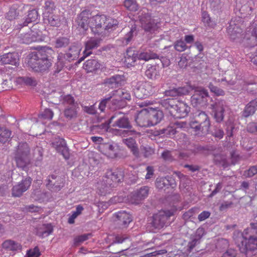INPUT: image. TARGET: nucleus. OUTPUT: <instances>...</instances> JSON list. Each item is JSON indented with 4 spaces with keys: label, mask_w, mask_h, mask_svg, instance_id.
I'll list each match as a JSON object with an SVG mask.
<instances>
[{
    "label": "nucleus",
    "mask_w": 257,
    "mask_h": 257,
    "mask_svg": "<svg viewBox=\"0 0 257 257\" xmlns=\"http://www.w3.org/2000/svg\"><path fill=\"white\" fill-rule=\"evenodd\" d=\"M189 125L196 134H199L200 132L205 133L208 132L210 122L207 114L204 111H201L196 116L194 120L190 122Z\"/></svg>",
    "instance_id": "nucleus-9"
},
{
    "label": "nucleus",
    "mask_w": 257,
    "mask_h": 257,
    "mask_svg": "<svg viewBox=\"0 0 257 257\" xmlns=\"http://www.w3.org/2000/svg\"><path fill=\"white\" fill-rule=\"evenodd\" d=\"M11 132L4 127L0 126V142L5 143L11 137Z\"/></svg>",
    "instance_id": "nucleus-54"
},
{
    "label": "nucleus",
    "mask_w": 257,
    "mask_h": 257,
    "mask_svg": "<svg viewBox=\"0 0 257 257\" xmlns=\"http://www.w3.org/2000/svg\"><path fill=\"white\" fill-rule=\"evenodd\" d=\"M109 122L113 123L112 126L118 128H111L109 132L113 135L125 137L140 134L134 128L127 116L120 112L114 113L109 118Z\"/></svg>",
    "instance_id": "nucleus-3"
},
{
    "label": "nucleus",
    "mask_w": 257,
    "mask_h": 257,
    "mask_svg": "<svg viewBox=\"0 0 257 257\" xmlns=\"http://www.w3.org/2000/svg\"><path fill=\"white\" fill-rule=\"evenodd\" d=\"M124 80L125 77L123 75L116 74L105 79L104 83L112 88H115L120 86Z\"/></svg>",
    "instance_id": "nucleus-29"
},
{
    "label": "nucleus",
    "mask_w": 257,
    "mask_h": 257,
    "mask_svg": "<svg viewBox=\"0 0 257 257\" xmlns=\"http://www.w3.org/2000/svg\"><path fill=\"white\" fill-rule=\"evenodd\" d=\"M43 21L45 24L52 27H58L61 25V20L58 15L54 13L43 16Z\"/></svg>",
    "instance_id": "nucleus-34"
},
{
    "label": "nucleus",
    "mask_w": 257,
    "mask_h": 257,
    "mask_svg": "<svg viewBox=\"0 0 257 257\" xmlns=\"http://www.w3.org/2000/svg\"><path fill=\"white\" fill-rule=\"evenodd\" d=\"M45 183L48 190L57 192L64 186L65 179L61 176L52 174L47 177Z\"/></svg>",
    "instance_id": "nucleus-13"
},
{
    "label": "nucleus",
    "mask_w": 257,
    "mask_h": 257,
    "mask_svg": "<svg viewBox=\"0 0 257 257\" xmlns=\"http://www.w3.org/2000/svg\"><path fill=\"white\" fill-rule=\"evenodd\" d=\"M210 8L214 13H219L223 6L221 0H209Z\"/></svg>",
    "instance_id": "nucleus-51"
},
{
    "label": "nucleus",
    "mask_w": 257,
    "mask_h": 257,
    "mask_svg": "<svg viewBox=\"0 0 257 257\" xmlns=\"http://www.w3.org/2000/svg\"><path fill=\"white\" fill-rule=\"evenodd\" d=\"M81 50L80 46L78 44L71 46L68 52L66 53H60L59 57L64 59L66 62H70L78 58Z\"/></svg>",
    "instance_id": "nucleus-19"
},
{
    "label": "nucleus",
    "mask_w": 257,
    "mask_h": 257,
    "mask_svg": "<svg viewBox=\"0 0 257 257\" xmlns=\"http://www.w3.org/2000/svg\"><path fill=\"white\" fill-rule=\"evenodd\" d=\"M2 245L3 248L11 251L20 250L22 248L20 243L11 239L5 240Z\"/></svg>",
    "instance_id": "nucleus-42"
},
{
    "label": "nucleus",
    "mask_w": 257,
    "mask_h": 257,
    "mask_svg": "<svg viewBox=\"0 0 257 257\" xmlns=\"http://www.w3.org/2000/svg\"><path fill=\"white\" fill-rule=\"evenodd\" d=\"M15 160L17 166L23 170L28 169V166L30 163V156H24L15 154Z\"/></svg>",
    "instance_id": "nucleus-37"
},
{
    "label": "nucleus",
    "mask_w": 257,
    "mask_h": 257,
    "mask_svg": "<svg viewBox=\"0 0 257 257\" xmlns=\"http://www.w3.org/2000/svg\"><path fill=\"white\" fill-rule=\"evenodd\" d=\"M17 82L27 86H36L37 85L36 79L30 76H20L17 78Z\"/></svg>",
    "instance_id": "nucleus-41"
},
{
    "label": "nucleus",
    "mask_w": 257,
    "mask_h": 257,
    "mask_svg": "<svg viewBox=\"0 0 257 257\" xmlns=\"http://www.w3.org/2000/svg\"><path fill=\"white\" fill-rule=\"evenodd\" d=\"M175 173L180 179V186L188 190L189 186L191 185V180L188 176L183 175L180 172H176Z\"/></svg>",
    "instance_id": "nucleus-46"
},
{
    "label": "nucleus",
    "mask_w": 257,
    "mask_h": 257,
    "mask_svg": "<svg viewBox=\"0 0 257 257\" xmlns=\"http://www.w3.org/2000/svg\"><path fill=\"white\" fill-rule=\"evenodd\" d=\"M15 154L24 156H30V148L28 144L27 143H20Z\"/></svg>",
    "instance_id": "nucleus-45"
},
{
    "label": "nucleus",
    "mask_w": 257,
    "mask_h": 257,
    "mask_svg": "<svg viewBox=\"0 0 257 257\" xmlns=\"http://www.w3.org/2000/svg\"><path fill=\"white\" fill-rule=\"evenodd\" d=\"M124 178V173L121 169H117L112 171H107L103 179V181L106 186L109 187H114L117 183L121 182Z\"/></svg>",
    "instance_id": "nucleus-11"
},
{
    "label": "nucleus",
    "mask_w": 257,
    "mask_h": 257,
    "mask_svg": "<svg viewBox=\"0 0 257 257\" xmlns=\"http://www.w3.org/2000/svg\"><path fill=\"white\" fill-rule=\"evenodd\" d=\"M257 174V165L251 166L244 173L246 177L250 178Z\"/></svg>",
    "instance_id": "nucleus-64"
},
{
    "label": "nucleus",
    "mask_w": 257,
    "mask_h": 257,
    "mask_svg": "<svg viewBox=\"0 0 257 257\" xmlns=\"http://www.w3.org/2000/svg\"><path fill=\"white\" fill-rule=\"evenodd\" d=\"M39 17L38 12L36 9H33L28 12V14L23 23V26H28L29 23L36 22Z\"/></svg>",
    "instance_id": "nucleus-44"
},
{
    "label": "nucleus",
    "mask_w": 257,
    "mask_h": 257,
    "mask_svg": "<svg viewBox=\"0 0 257 257\" xmlns=\"http://www.w3.org/2000/svg\"><path fill=\"white\" fill-rule=\"evenodd\" d=\"M213 162L214 164L218 167L226 168L230 165V163L224 155L221 154H213Z\"/></svg>",
    "instance_id": "nucleus-39"
},
{
    "label": "nucleus",
    "mask_w": 257,
    "mask_h": 257,
    "mask_svg": "<svg viewBox=\"0 0 257 257\" xmlns=\"http://www.w3.org/2000/svg\"><path fill=\"white\" fill-rule=\"evenodd\" d=\"M36 25L33 26L30 33H24L21 30L18 34L19 41L21 43L29 44L33 42L40 41L42 40V32L38 31L34 32L36 29Z\"/></svg>",
    "instance_id": "nucleus-14"
},
{
    "label": "nucleus",
    "mask_w": 257,
    "mask_h": 257,
    "mask_svg": "<svg viewBox=\"0 0 257 257\" xmlns=\"http://www.w3.org/2000/svg\"><path fill=\"white\" fill-rule=\"evenodd\" d=\"M227 33L232 41L237 43L241 42V38L243 35L242 29L234 21H231L227 27Z\"/></svg>",
    "instance_id": "nucleus-16"
},
{
    "label": "nucleus",
    "mask_w": 257,
    "mask_h": 257,
    "mask_svg": "<svg viewBox=\"0 0 257 257\" xmlns=\"http://www.w3.org/2000/svg\"><path fill=\"white\" fill-rule=\"evenodd\" d=\"M177 133L176 128L169 126L166 128L161 129L159 131V135H162L167 137H172Z\"/></svg>",
    "instance_id": "nucleus-49"
},
{
    "label": "nucleus",
    "mask_w": 257,
    "mask_h": 257,
    "mask_svg": "<svg viewBox=\"0 0 257 257\" xmlns=\"http://www.w3.org/2000/svg\"><path fill=\"white\" fill-rule=\"evenodd\" d=\"M157 74L156 66L150 65L145 72L146 76L149 79H153Z\"/></svg>",
    "instance_id": "nucleus-61"
},
{
    "label": "nucleus",
    "mask_w": 257,
    "mask_h": 257,
    "mask_svg": "<svg viewBox=\"0 0 257 257\" xmlns=\"http://www.w3.org/2000/svg\"><path fill=\"white\" fill-rule=\"evenodd\" d=\"M190 110V107L186 103L179 101L173 117L179 118L185 117L187 116Z\"/></svg>",
    "instance_id": "nucleus-33"
},
{
    "label": "nucleus",
    "mask_w": 257,
    "mask_h": 257,
    "mask_svg": "<svg viewBox=\"0 0 257 257\" xmlns=\"http://www.w3.org/2000/svg\"><path fill=\"white\" fill-rule=\"evenodd\" d=\"M53 51L49 47H44L29 55L28 64L35 71L42 72L47 70L51 66L50 58Z\"/></svg>",
    "instance_id": "nucleus-2"
},
{
    "label": "nucleus",
    "mask_w": 257,
    "mask_h": 257,
    "mask_svg": "<svg viewBox=\"0 0 257 257\" xmlns=\"http://www.w3.org/2000/svg\"><path fill=\"white\" fill-rule=\"evenodd\" d=\"M61 102L65 107L69 106H73L74 105H79L78 102L75 100L74 97L70 94H67L63 95Z\"/></svg>",
    "instance_id": "nucleus-47"
},
{
    "label": "nucleus",
    "mask_w": 257,
    "mask_h": 257,
    "mask_svg": "<svg viewBox=\"0 0 257 257\" xmlns=\"http://www.w3.org/2000/svg\"><path fill=\"white\" fill-rule=\"evenodd\" d=\"M179 101L174 98H166L161 99L159 103L163 107L166 113L173 116Z\"/></svg>",
    "instance_id": "nucleus-20"
},
{
    "label": "nucleus",
    "mask_w": 257,
    "mask_h": 257,
    "mask_svg": "<svg viewBox=\"0 0 257 257\" xmlns=\"http://www.w3.org/2000/svg\"><path fill=\"white\" fill-rule=\"evenodd\" d=\"M40 254L39 248L36 246L33 249H30L27 251L26 257H39Z\"/></svg>",
    "instance_id": "nucleus-63"
},
{
    "label": "nucleus",
    "mask_w": 257,
    "mask_h": 257,
    "mask_svg": "<svg viewBox=\"0 0 257 257\" xmlns=\"http://www.w3.org/2000/svg\"><path fill=\"white\" fill-rule=\"evenodd\" d=\"M216 149V147L212 145H207L202 146L199 144H194L193 148L191 150L192 153L194 154H202L204 155H208Z\"/></svg>",
    "instance_id": "nucleus-30"
},
{
    "label": "nucleus",
    "mask_w": 257,
    "mask_h": 257,
    "mask_svg": "<svg viewBox=\"0 0 257 257\" xmlns=\"http://www.w3.org/2000/svg\"><path fill=\"white\" fill-rule=\"evenodd\" d=\"M138 125L141 127L151 126L148 107L140 110L135 118Z\"/></svg>",
    "instance_id": "nucleus-23"
},
{
    "label": "nucleus",
    "mask_w": 257,
    "mask_h": 257,
    "mask_svg": "<svg viewBox=\"0 0 257 257\" xmlns=\"http://www.w3.org/2000/svg\"><path fill=\"white\" fill-rule=\"evenodd\" d=\"M211 107L215 121L218 123L222 122L225 112L228 109L226 101L223 99H217L213 104H211Z\"/></svg>",
    "instance_id": "nucleus-12"
},
{
    "label": "nucleus",
    "mask_w": 257,
    "mask_h": 257,
    "mask_svg": "<svg viewBox=\"0 0 257 257\" xmlns=\"http://www.w3.org/2000/svg\"><path fill=\"white\" fill-rule=\"evenodd\" d=\"M124 6L130 11H137L138 9V5L135 0H125Z\"/></svg>",
    "instance_id": "nucleus-57"
},
{
    "label": "nucleus",
    "mask_w": 257,
    "mask_h": 257,
    "mask_svg": "<svg viewBox=\"0 0 257 257\" xmlns=\"http://www.w3.org/2000/svg\"><path fill=\"white\" fill-rule=\"evenodd\" d=\"M172 215L173 213L170 211H160L150 218L147 227L151 231H154L155 229H161L169 224L170 218Z\"/></svg>",
    "instance_id": "nucleus-8"
},
{
    "label": "nucleus",
    "mask_w": 257,
    "mask_h": 257,
    "mask_svg": "<svg viewBox=\"0 0 257 257\" xmlns=\"http://www.w3.org/2000/svg\"><path fill=\"white\" fill-rule=\"evenodd\" d=\"M52 145L56 151L60 153L63 157L67 160L69 158L70 153L69 149L66 146L65 141L60 138H56L54 141L52 143Z\"/></svg>",
    "instance_id": "nucleus-17"
},
{
    "label": "nucleus",
    "mask_w": 257,
    "mask_h": 257,
    "mask_svg": "<svg viewBox=\"0 0 257 257\" xmlns=\"http://www.w3.org/2000/svg\"><path fill=\"white\" fill-rule=\"evenodd\" d=\"M205 234V231L203 227H199L194 234L190 236V241L188 243V249L191 251L195 246L200 244L203 236Z\"/></svg>",
    "instance_id": "nucleus-25"
},
{
    "label": "nucleus",
    "mask_w": 257,
    "mask_h": 257,
    "mask_svg": "<svg viewBox=\"0 0 257 257\" xmlns=\"http://www.w3.org/2000/svg\"><path fill=\"white\" fill-rule=\"evenodd\" d=\"M70 43L69 39L66 37H59L55 42V46L57 48H64Z\"/></svg>",
    "instance_id": "nucleus-55"
},
{
    "label": "nucleus",
    "mask_w": 257,
    "mask_h": 257,
    "mask_svg": "<svg viewBox=\"0 0 257 257\" xmlns=\"http://www.w3.org/2000/svg\"><path fill=\"white\" fill-rule=\"evenodd\" d=\"M133 92L137 98H145L155 92V86L150 82L138 83L133 88Z\"/></svg>",
    "instance_id": "nucleus-10"
},
{
    "label": "nucleus",
    "mask_w": 257,
    "mask_h": 257,
    "mask_svg": "<svg viewBox=\"0 0 257 257\" xmlns=\"http://www.w3.org/2000/svg\"><path fill=\"white\" fill-rule=\"evenodd\" d=\"M54 115L53 111L50 108H46L39 115V117L43 119H51Z\"/></svg>",
    "instance_id": "nucleus-60"
},
{
    "label": "nucleus",
    "mask_w": 257,
    "mask_h": 257,
    "mask_svg": "<svg viewBox=\"0 0 257 257\" xmlns=\"http://www.w3.org/2000/svg\"><path fill=\"white\" fill-rule=\"evenodd\" d=\"M174 48L176 51L181 52L186 50L188 47L184 41L180 39L174 42Z\"/></svg>",
    "instance_id": "nucleus-58"
},
{
    "label": "nucleus",
    "mask_w": 257,
    "mask_h": 257,
    "mask_svg": "<svg viewBox=\"0 0 257 257\" xmlns=\"http://www.w3.org/2000/svg\"><path fill=\"white\" fill-rule=\"evenodd\" d=\"M83 210V207L81 205H78L76 207L75 211L73 212L72 214L69 217L68 219V223L72 224L74 222V219L81 214L82 211Z\"/></svg>",
    "instance_id": "nucleus-59"
},
{
    "label": "nucleus",
    "mask_w": 257,
    "mask_h": 257,
    "mask_svg": "<svg viewBox=\"0 0 257 257\" xmlns=\"http://www.w3.org/2000/svg\"><path fill=\"white\" fill-rule=\"evenodd\" d=\"M107 17L104 15L92 16V12L88 9L82 11L76 19L77 29L83 35H85L88 28L94 35L104 36L106 35Z\"/></svg>",
    "instance_id": "nucleus-1"
},
{
    "label": "nucleus",
    "mask_w": 257,
    "mask_h": 257,
    "mask_svg": "<svg viewBox=\"0 0 257 257\" xmlns=\"http://www.w3.org/2000/svg\"><path fill=\"white\" fill-rule=\"evenodd\" d=\"M101 40L99 38L91 37L86 41L85 43V50L83 51L84 56L79 59L78 62L80 63L84 60L85 57L88 56L91 54V50L99 46Z\"/></svg>",
    "instance_id": "nucleus-21"
},
{
    "label": "nucleus",
    "mask_w": 257,
    "mask_h": 257,
    "mask_svg": "<svg viewBox=\"0 0 257 257\" xmlns=\"http://www.w3.org/2000/svg\"><path fill=\"white\" fill-rule=\"evenodd\" d=\"M115 224L120 228H126L132 221L131 215L126 212L119 211L115 214Z\"/></svg>",
    "instance_id": "nucleus-18"
},
{
    "label": "nucleus",
    "mask_w": 257,
    "mask_h": 257,
    "mask_svg": "<svg viewBox=\"0 0 257 257\" xmlns=\"http://www.w3.org/2000/svg\"><path fill=\"white\" fill-rule=\"evenodd\" d=\"M32 179L28 177L23 179L21 183L14 186L12 189V195L15 197H20L23 193L27 190L32 183Z\"/></svg>",
    "instance_id": "nucleus-22"
},
{
    "label": "nucleus",
    "mask_w": 257,
    "mask_h": 257,
    "mask_svg": "<svg viewBox=\"0 0 257 257\" xmlns=\"http://www.w3.org/2000/svg\"><path fill=\"white\" fill-rule=\"evenodd\" d=\"M239 236L235 239L240 251L246 255L257 257V231L255 234H250L247 241L243 234H238Z\"/></svg>",
    "instance_id": "nucleus-4"
},
{
    "label": "nucleus",
    "mask_w": 257,
    "mask_h": 257,
    "mask_svg": "<svg viewBox=\"0 0 257 257\" xmlns=\"http://www.w3.org/2000/svg\"><path fill=\"white\" fill-rule=\"evenodd\" d=\"M125 58V61L127 65L132 66L136 65L137 60L147 61L150 59H159L163 62V59H164L163 56H160L150 50L145 52L136 51L133 48H130L127 50Z\"/></svg>",
    "instance_id": "nucleus-5"
},
{
    "label": "nucleus",
    "mask_w": 257,
    "mask_h": 257,
    "mask_svg": "<svg viewBox=\"0 0 257 257\" xmlns=\"http://www.w3.org/2000/svg\"><path fill=\"white\" fill-rule=\"evenodd\" d=\"M0 62L3 64H10L18 67L19 65V56L18 53L13 52L0 56Z\"/></svg>",
    "instance_id": "nucleus-26"
},
{
    "label": "nucleus",
    "mask_w": 257,
    "mask_h": 257,
    "mask_svg": "<svg viewBox=\"0 0 257 257\" xmlns=\"http://www.w3.org/2000/svg\"><path fill=\"white\" fill-rule=\"evenodd\" d=\"M189 89L190 87H188V85L177 88L169 87L168 89L164 91V94L166 96L173 97L182 96L188 94Z\"/></svg>",
    "instance_id": "nucleus-24"
},
{
    "label": "nucleus",
    "mask_w": 257,
    "mask_h": 257,
    "mask_svg": "<svg viewBox=\"0 0 257 257\" xmlns=\"http://www.w3.org/2000/svg\"><path fill=\"white\" fill-rule=\"evenodd\" d=\"M117 24L118 22L117 20L107 18V22L105 24V26L106 27V34H107V32L109 31L110 30L115 29Z\"/></svg>",
    "instance_id": "nucleus-62"
},
{
    "label": "nucleus",
    "mask_w": 257,
    "mask_h": 257,
    "mask_svg": "<svg viewBox=\"0 0 257 257\" xmlns=\"http://www.w3.org/2000/svg\"><path fill=\"white\" fill-rule=\"evenodd\" d=\"M142 29L149 39H151L158 31L159 26L158 22L152 18L150 14L142 12L139 16Z\"/></svg>",
    "instance_id": "nucleus-7"
},
{
    "label": "nucleus",
    "mask_w": 257,
    "mask_h": 257,
    "mask_svg": "<svg viewBox=\"0 0 257 257\" xmlns=\"http://www.w3.org/2000/svg\"><path fill=\"white\" fill-rule=\"evenodd\" d=\"M63 95L61 92L53 91L49 94L48 99L53 104H59L61 102Z\"/></svg>",
    "instance_id": "nucleus-48"
},
{
    "label": "nucleus",
    "mask_w": 257,
    "mask_h": 257,
    "mask_svg": "<svg viewBox=\"0 0 257 257\" xmlns=\"http://www.w3.org/2000/svg\"><path fill=\"white\" fill-rule=\"evenodd\" d=\"M53 231V226L51 223L39 225L36 228V234L41 237L49 236Z\"/></svg>",
    "instance_id": "nucleus-32"
},
{
    "label": "nucleus",
    "mask_w": 257,
    "mask_h": 257,
    "mask_svg": "<svg viewBox=\"0 0 257 257\" xmlns=\"http://www.w3.org/2000/svg\"><path fill=\"white\" fill-rule=\"evenodd\" d=\"M44 8L45 11L43 13V16L54 13V11H55L56 6L53 1L47 0L45 3Z\"/></svg>",
    "instance_id": "nucleus-52"
},
{
    "label": "nucleus",
    "mask_w": 257,
    "mask_h": 257,
    "mask_svg": "<svg viewBox=\"0 0 257 257\" xmlns=\"http://www.w3.org/2000/svg\"><path fill=\"white\" fill-rule=\"evenodd\" d=\"M122 142L131 150V151L135 157L137 158L139 157V150L138 148L136 141L134 139L131 137L124 139L122 140Z\"/></svg>",
    "instance_id": "nucleus-38"
},
{
    "label": "nucleus",
    "mask_w": 257,
    "mask_h": 257,
    "mask_svg": "<svg viewBox=\"0 0 257 257\" xmlns=\"http://www.w3.org/2000/svg\"><path fill=\"white\" fill-rule=\"evenodd\" d=\"M117 90H114L110 93H114L111 97L109 104V109L112 110H115L118 109H121L124 107L127 103L126 101L120 99V97L117 94Z\"/></svg>",
    "instance_id": "nucleus-27"
},
{
    "label": "nucleus",
    "mask_w": 257,
    "mask_h": 257,
    "mask_svg": "<svg viewBox=\"0 0 257 257\" xmlns=\"http://www.w3.org/2000/svg\"><path fill=\"white\" fill-rule=\"evenodd\" d=\"M138 32L137 31L136 26H133L130 30L125 34V35L122 38V42L123 45H127L132 40L134 37L137 35Z\"/></svg>",
    "instance_id": "nucleus-43"
},
{
    "label": "nucleus",
    "mask_w": 257,
    "mask_h": 257,
    "mask_svg": "<svg viewBox=\"0 0 257 257\" xmlns=\"http://www.w3.org/2000/svg\"><path fill=\"white\" fill-rule=\"evenodd\" d=\"M239 43L247 47H252L257 44V36L253 33L248 32L245 33L244 37L241 38Z\"/></svg>",
    "instance_id": "nucleus-31"
},
{
    "label": "nucleus",
    "mask_w": 257,
    "mask_h": 257,
    "mask_svg": "<svg viewBox=\"0 0 257 257\" xmlns=\"http://www.w3.org/2000/svg\"><path fill=\"white\" fill-rule=\"evenodd\" d=\"M78 109L79 105L66 107L64 110V116L69 120L77 117Z\"/></svg>",
    "instance_id": "nucleus-40"
},
{
    "label": "nucleus",
    "mask_w": 257,
    "mask_h": 257,
    "mask_svg": "<svg viewBox=\"0 0 257 257\" xmlns=\"http://www.w3.org/2000/svg\"><path fill=\"white\" fill-rule=\"evenodd\" d=\"M43 149L40 147H36L33 150V157L37 163L39 165L43 159Z\"/></svg>",
    "instance_id": "nucleus-50"
},
{
    "label": "nucleus",
    "mask_w": 257,
    "mask_h": 257,
    "mask_svg": "<svg viewBox=\"0 0 257 257\" xmlns=\"http://www.w3.org/2000/svg\"><path fill=\"white\" fill-rule=\"evenodd\" d=\"M149 191L150 188L148 186H142L139 189L132 193L128 197V199L132 204H139L148 197Z\"/></svg>",
    "instance_id": "nucleus-15"
},
{
    "label": "nucleus",
    "mask_w": 257,
    "mask_h": 257,
    "mask_svg": "<svg viewBox=\"0 0 257 257\" xmlns=\"http://www.w3.org/2000/svg\"><path fill=\"white\" fill-rule=\"evenodd\" d=\"M208 87L210 91L216 96H224L225 95V91L222 89L215 86L212 82L209 83Z\"/></svg>",
    "instance_id": "nucleus-56"
},
{
    "label": "nucleus",
    "mask_w": 257,
    "mask_h": 257,
    "mask_svg": "<svg viewBox=\"0 0 257 257\" xmlns=\"http://www.w3.org/2000/svg\"><path fill=\"white\" fill-rule=\"evenodd\" d=\"M148 109L151 126L157 124L164 118V114L162 110L152 107H148Z\"/></svg>",
    "instance_id": "nucleus-28"
},
{
    "label": "nucleus",
    "mask_w": 257,
    "mask_h": 257,
    "mask_svg": "<svg viewBox=\"0 0 257 257\" xmlns=\"http://www.w3.org/2000/svg\"><path fill=\"white\" fill-rule=\"evenodd\" d=\"M114 93H109L107 97L103 98L100 102L99 104V109L101 112H104L105 108H109V104L111 97L113 96Z\"/></svg>",
    "instance_id": "nucleus-53"
},
{
    "label": "nucleus",
    "mask_w": 257,
    "mask_h": 257,
    "mask_svg": "<svg viewBox=\"0 0 257 257\" xmlns=\"http://www.w3.org/2000/svg\"><path fill=\"white\" fill-rule=\"evenodd\" d=\"M190 87L189 93L191 90H194V93L191 97V103L194 107H201L207 105L210 97L209 93L206 89L201 86L188 85Z\"/></svg>",
    "instance_id": "nucleus-6"
},
{
    "label": "nucleus",
    "mask_w": 257,
    "mask_h": 257,
    "mask_svg": "<svg viewBox=\"0 0 257 257\" xmlns=\"http://www.w3.org/2000/svg\"><path fill=\"white\" fill-rule=\"evenodd\" d=\"M256 107L257 101L255 100H251L245 105L242 111V117L247 118L253 115L256 110Z\"/></svg>",
    "instance_id": "nucleus-36"
},
{
    "label": "nucleus",
    "mask_w": 257,
    "mask_h": 257,
    "mask_svg": "<svg viewBox=\"0 0 257 257\" xmlns=\"http://www.w3.org/2000/svg\"><path fill=\"white\" fill-rule=\"evenodd\" d=\"M101 64L96 59H90L86 60L83 64V68L88 72L96 71L100 67Z\"/></svg>",
    "instance_id": "nucleus-35"
}]
</instances>
